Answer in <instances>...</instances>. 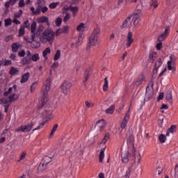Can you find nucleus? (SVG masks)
I'll return each instance as SVG.
<instances>
[{"mask_svg":"<svg viewBox=\"0 0 178 178\" xmlns=\"http://www.w3.org/2000/svg\"><path fill=\"white\" fill-rule=\"evenodd\" d=\"M60 58V50H57L56 54L54 55V60H58Z\"/></svg>","mask_w":178,"mask_h":178,"instance_id":"nucleus-45","label":"nucleus"},{"mask_svg":"<svg viewBox=\"0 0 178 178\" xmlns=\"http://www.w3.org/2000/svg\"><path fill=\"white\" fill-rule=\"evenodd\" d=\"M59 5V3L56 2V3H51L49 4V8L50 9H55V8H56V6H58Z\"/></svg>","mask_w":178,"mask_h":178,"instance_id":"nucleus-54","label":"nucleus"},{"mask_svg":"<svg viewBox=\"0 0 178 178\" xmlns=\"http://www.w3.org/2000/svg\"><path fill=\"white\" fill-rule=\"evenodd\" d=\"M109 87V83L108 81V77L104 79V84L103 86V91H108V88Z\"/></svg>","mask_w":178,"mask_h":178,"instance_id":"nucleus-26","label":"nucleus"},{"mask_svg":"<svg viewBox=\"0 0 178 178\" xmlns=\"http://www.w3.org/2000/svg\"><path fill=\"white\" fill-rule=\"evenodd\" d=\"M168 70H172V73L176 72V67L172 66V61H168Z\"/></svg>","mask_w":178,"mask_h":178,"instance_id":"nucleus-33","label":"nucleus"},{"mask_svg":"<svg viewBox=\"0 0 178 178\" xmlns=\"http://www.w3.org/2000/svg\"><path fill=\"white\" fill-rule=\"evenodd\" d=\"M34 38H35V34L31 35V39L29 40L27 37H24V40L26 41V42H29V44L32 43L34 41Z\"/></svg>","mask_w":178,"mask_h":178,"instance_id":"nucleus-36","label":"nucleus"},{"mask_svg":"<svg viewBox=\"0 0 178 178\" xmlns=\"http://www.w3.org/2000/svg\"><path fill=\"white\" fill-rule=\"evenodd\" d=\"M68 10H72L73 15L76 16V14L77 13V12H79V7H77V6L73 7V6H70L68 8Z\"/></svg>","mask_w":178,"mask_h":178,"instance_id":"nucleus-23","label":"nucleus"},{"mask_svg":"<svg viewBox=\"0 0 178 178\" xmlns=\"http://www.w3.org/2000/svg\"><path fill=\"white\" fill-rule=\"evenodd\" d=\"M132 145V149L131 150V156H136V148L134 147V145Z\"/></svg>","mask_w":178,"mask_h":178,"instance_id":"nucleus-57","label":"nucleus"},{"mask_svg":"<svg viewBox=\"0 0 178 178\" xmlns=\"http://www.w3.org/2000/svg\"><path fill=\"white\" fill-rule=\"evenodd\" d=\"M19 69L15 68V67H11L10 71H9V74H11V76H16L19 74Z\"/></svg>","mask_w":178,"mask_h":178,"instance_id":"nucleus-18","label":"nucleus"},{"mask_svg":"<svg viewBox=\"0 0 178 178\" xmlns=\"http://www.w3.org/2000/svg\"><path fill=\"white\" fill-rule=\"evenodd\" d=\"M85 105L87 108H94L95 104L92 102H89L88 101H86Z\"/></svg>","mask_w":178,"mask_h":178,"instance_id":"nucleus-43","label":"nucleus"},{"mask_svg":"<svg viewBox=\"0 0 178 178\" xmlns=\"http://www.w3.org/2000/svg\"><path fill=\"white\" fill-rule=\"evenodd\" d=\"M43 161L45 165H48V163L52 162V158L46 156L43 158Z\"/></svg>","mask_w":178,"mask_h":178,"instance_id":"nucleus-32","label":"nucleus"},{"mask_svg":"<svg viewBox=\"0 0 178 178\" xmlns=\"http://www.w3.org/2000/svg\"><path fill=\"white\" fill-rule=\"evenodd\" d=\"M99 34H101V29L99 28L95 29L89 38L90 45L95 47V45L99 42V40L98 39Z\"/></svg>","mask_w":178,"mask_h":178,"instance_id":"nucleus-3","label":"nucleus"},{"mask_svg":"<svg viewBox=\"0 0 178 178\" xmlns=\"http://www.w3.org/2000/svg\"><path fill=\"white\" fill-rule=\"evenodd\" d=\"M5 80H6V76L3 74L0 73V84H2Z\"/></svg>","mask_w":178,"mask_h":178,"instance_id":"nucleus-48","label":"nucleus"},{"mask_svg":"<svg viewBox=\"0 0 178 178\" xmlns=\"http://www.w3.org/2000/svg\"><path fill=\"white\" fill-rule=\"evenodd\" d=\"M70 29V26H63V29H61L64 34H67V33H69Z\"/></svg>","mask_w":178,"mask_h":178,"instance_id":"nucleus-51","label":"nucleus"},{"mask_svg":"<svg viewBox=\"0 0 178 178\" xmlns=\"http://www.w3.org/2000/svg\"><path fill=\"white\" fill-rule=\"evenodd\" d=\"M165 99L168 102H170V105H173V95L172 92H169L166 94Z\"/></svg>","mask_w":178,"mask_h":178,"instance_id":"nucleus-16","label":"nucleus"},{"mask_svg":"<svg viewBox=\"0 0 178 178\" xmlns=\"http://www.w3.org/2000/svg\"><path fill=\"white\" fill-rule=\"evenodd\" d=\"M58 124H55L51 129L49 138H51L55 134V131L58 129Z\"/></svg>","mask_w":178,"mask_h":178,"instance_id":"nucleus-31","label":"nucleus"},{"mask_svg":"<svg viewBox=\"0 0 178 178\" xmlns=\"http://www.w3.org/2000/svg\"><path fill=\"white\" fill-rule=\"evenodd\" d=\"M106 126V122H105V120L102 119L96 122L95 129H96V130H99L100 133H102Z\"/></svg>","mask_w":178,"mask_h":178,"instance_id":"nucleus-7","label":"nucleus"},{"mask_svg":"<svg viewBox=\"0 0 178 178\" xmlns=\"http://www.w3.org/2000/svg\"><path fill=\"white\" fill-rule=\"evenodd\" d=\"M18 55L19 56L24 58V56H26V51H24V49L22 50L20 52L18 53Z\"/></svg>","mask_w":178,"mask_h":178,"instance_id":"nucleus-60","label":"nucleus"},{"mask_svg":"<svg viewBox=\"0 0 178 178\" xmlns=\"http://www.w3.org/2000/svg\"><path fill=\"white\" fill-rule=\"evenodd\" d=\"M63 32V29H58L56 31V35L58 37V35H60V34H62Z\"/></svg>","mask_w":178,"mask_h":178,"instance_id":"nucleus-63","label":"nucleus"},{"mask_svg":"<svg viewBox=\"0 0 178 178\" xmlns=\"http://www.w3.org/2000/svg\"><path fill=\"white\" fill-rule=\"evenodd\" d=\"M69 19H70V14H66L64 19H63V22L65 23H66V22H67L69 20Z\"/></svg>","mask_w":178,"mask_h":178,"instance_id":"nucleus-62","label":"nucleus"},{"mask_svg":"<svg viewBox=\"0 0 178 178\" xmlns=\"http://www.w3.org/2000/svg\"><path fill=\"white\" fill-rule=\"evenodd\" d=\"M30 77V73L29 72H26V74H24L22 77V79L20 81L21 83H26V81H29V79Z\"/></svg>","mask_w":178,"mask_h":178,"instance_id":"nucleus-21","label":"nucleus"},{"mask_svg":"<svg viewBox=\"0 0 178 178\" xmlns=\"http://www.w3.org/2000/svg\"><path fill=\"white\" fill-rule=\"evenodd\" d=\"M31 60H33V62H37L38 60H40V56L38 54H35L31 57Z\"/></svg>","mask_w":178,"mask_h":178,"instance_id":"nucleus-35","label":"nucleus"},{"mask_svg":"<svg viewBox=\"0 0 178 178\" xmlns=\"http://www.w3.org/2000/svg\"><path fill=\"white\" fill-rule=\"evenodd\" d=\"M105 148H102L100 150V154L99 155V162H103L104 158H105Z\"/></svg>","mask_w":178,"mask_h":178,"instance_id":"nucleus-22","label":"nucleus"},{"mask_svg":"<svg viewBox=\"0 0 178 178\" xmlns=\"http://www.w3.org/2000/svg\"><path fill=\"white\" fill-rule=\"evenodd\" d=\"M47 170V164H45L44 163H41L38 167V170H39V172H44V170Z\"/></svg>","mask_w":178,"mask_h":178,"instance_id":"nucleus-24","label":"nucleus"},{"mask_svg":"<svg viewBox=\"0 0 178 178\" xmlns=\"http://www.w3.org/2000/svg\"><path fill=\"white\" fill-rule=\"evenodd\" d=\"M8 99H10V102L13 101H17V99H19V95L13 94L12 95L9 96Z\"/></svg>","mask_w":178,"mask_h":178,"instance_id":"nucleus-30","label":"nucleus"},{"mask_svg":"<svg viewBox=\"0 0 178 178\" xmlns=\"http://www.w3.org/2000/svg\"><path fill=\"white\" fill-rule=\"evenodd\" d=\"M156 48L157 51H161V49H162V42H159V43H157Z\"/></svg>","mask_w":178,"mask_h":178,"instance_id":"nucleus-61","label":"nucleus"},{"mask_svg":"<svg viewBox=\"0 0 178 178\" xmlns=\"http://www.w3.org/2000/svg\"><path fill=\"white\" fill-rule=\"evenodd\" d=\"M41 10H42V7L41 6H38L35 11L33 13V15H40L41 13Z\"/></svg>","mask_w":178,"mask_h":178,"instance_id":"nucleus-53","label":"nucleus"},{"mask_svg":"<svg viewBox=\"0 0 178 178\" xmlns=\"http://www.w3.org/2000/svg\"><path fill=\"white\" fill-rule=\"evenodd\" d=\"M19 48H20V45H17L16 43H13L12 44V51L13 52H17L19 50Z\"/></svg>","mask_w":178,"mask_h":178,"instance_id":"nucleus-37","label":"nucleus"},{"mask_svg":"<svg viewBox=\"0 0 178 178\" xmlns=\"http://www.w3.org/2000/svg\"><path fill=\"white\" fill-rule=\"evenodd\" d=\"M47 120L43 121L42 123H40L38 127L35 129H33V131H35V130H40V129H42V127H44V126H45V124L47 123Z\"/></svg>","mask_w":178,"mask_h":178,"instance_id":"nucleus-42","label":"nucleus"},{"mask_svg":"<svg viewBox=\"0 0 178 178\" xmlns=\"http://www.w3.org/2000/svg\"><path fill=\"white\" fill-rule=\"evenodd\" d=\"M162 65V60L161 58H159L157 61H156L154 66L156 69H159V67Z\"/></svg>","mask_w":178,"mask_h":178,"instance_id":"nucleus-44","label":"nucleus"},{"mask_svg":"<svg viewBox=\"0 0 178 178\" xmlns=\"http://www.w3.org/2000/svg\"><path fill=\"white\" fill-rule=\"evenodd\" d=\"M37 29V22H33L31 26V31L32 34L35 35V30Z\"/></svg>","mask_w":178,"mask_h":178,"instance_id":"nucleus-28","label":"nucleus"},{"mask_svg":"<svg viewBox=\"0 0 178 178\" xmlns=\"http://www.w3.org/2000/svg\"><path fill=\"white\" fill-rule=\"evenodd\" d=\"M92 73V72L90 70H86V72L85 73L84 80H83L84 83H86L87 80H88Z\"/></svg>","mask_w":178,"mask_h":178,"instance_id":"nucleus-27","label":"nucleus"},{"mask_svg":"<svg viewBox=\"0 0 178 178\" xmlns=\"http://www.w3.org/2000/svg\"><path fill=\"white\" fill-rule=\"evenodd\" d=\"M115 111V106H111L108 108L106 109V113H113Z\"/></svg>","mask_w":178,"mask_h":178,"instance_id":"nucleus-41","label":"nucleus"},{"mask_svg":"<svg viewBox=\"0 0 178 178\" xmlns=\"http://www.w3.org/2000/svg\"><path fill=\"white\" fill-rule=\"evenodd\" d=\"M145 80V76L144 75H140L137 81H136V86H140L141 84H143V82Z\"/></svg>","mask_w":178,"mask_h":178,"instance_id":"nucleus-20","label":"nucleus"},{"mask_svg":"<svg viewBox=\"0 0 178 178\" xmlns=\"http://www.w3.org/2000/svg\"><path fill=\"white\" fill-rule=\"evenodd\" d=\"M155 55L154 53H150L149 58V62H151V63H154V56Z\"/></svg>","mask_w":178,"mask_h":178,"instance_id":"nucleus-59","label":"nucleus"},{"mask_svg":"<svg viewBox=\"0 0 178 178\" xmlns=\"http://www.w3.org/2000/svg\"><path fill=\"white\" fill-rule=\"evenodd\" d=\"M55 33L52 30L47 29L42 33V35L40 37V41L42 42H49L52 44V41L55 40Z\"/></svg>","mask_w":178,"mask_h":178,"instance_id":"nucleus-1","label":"nucleus"},{"mask_svg":"<svg viewBox=\"0 0 178 178\" xmlns=\"http://www.w3.org/2000/svg\"><path fill=\"white\" fill-rule=\"evenodd\" d=\"M24 34V26L21 25L20 29H19L18 37H23Z\"/></svg>","mask_w":178,"mask_h":178,"instance_id":"nucleus-40","label":"nucleus"},{"mask_svg":"<svg viewBox=\"0 0 178 178\" xmlns=\"http://www.w3.org/2000/svg\"><path fill=\"white\" fill-rule=\"evenodd\" d=\"M33 126H34V122H31L28 125L20 126L18 129H15V132L20 133V131H22V133H29V131H31V129H33Z\"/></svg>","mask_w":178,"mask_h":178,"instance_id":"nucleus-4","label":"nucleus"},{"mask_svg":"<svg viewBox=\"0 0 178 178\" xmlns=\"http://www.w3.org/2000/svg\"><path fill=\"white\" fill-rule=\"evenodd\" d=\"M130 154V152L129 150H123L121 153L122 156V161L124 163H127L129 162V155Z\"/></svg>","mask_w":178,"mask_h":178,"instance_id":"nucleus-12","label":"nucleus"},{"mask_svg":"<svg viewBox=\"0 0 178 178\" xmlns=\"http://www.w3.org/2000/svg\"><path fill=\"white\" fill-rule=\"evenodd\" d=\"M38 23H48L49 19L47 17H41L38 19Z\"/></svg>","mask_w":178,"mask_h":178,"instance_id":"nucleus-34","label":"nucleus"},{"mask_svg":"<svg viewBox=\"0 0 178 178\" xmlns=\"http://www.w3.org/2000/svg\"><path fill=\"white\" fill-rule=\"evenodd\" d=\"M154 76H152V79H150L149 83L147 86L148 88L151 87L152 90H154Z\"/></svg>","mask_w":178,"mask_h":178,"instance_id":"nucleus-47","label":"nucleus"},{"mask_svg":"<svg viewBox=\"0 0 178 178\" xmlns=\"http://www.w3.org/2000/svg\"><path fill=\"white\" fill-rule=\"evenodd\" d=\"M110 137H111V134L106 133L103 140H102L101 144H106V141L109 140Z\"/></svg>","mask_w":178,"mask_h":178,"instance_id":"nucleus-29","label":"nucleus"},{"mask_svg":"<svg viewBox=\"0 0 178 178\" xmlns=\"http://www.w3.org/2000/svg\"><path fill=\"white\" fill-rule=\"evenodd\" d=\"M133 14L129 15L126 18V19L123 22L122 25L121 26V29H130L133 26Z\"/></svg>","mask_w":178,"mask_h":178,"instance_id":"nucleus-5","label":"nucleus"},{"mask_svg":"<svg viewBox=\"0 0 178 178\" xmlns=\"http://www.w3.org/2000/svg\"><path fill=\"white\" fill-rule=\"evenodd\" d=\"M83 29H84V23H81L76 27L77 31H81L83 30Z\"/></svg>","mask_w":178,"mask_h":178,"instance_id":"nucleus-52","label":"nucleus"},{"mask_svg":"<svg viewBox=\"0 0 178 178\" xmlns=\"http://www.w3.org/2000/svg\"><path fill=\"white\" fill-rule=\"evenodd\" d=\"M26 152H23L22 154L20 156L19 160L17 161V162H20V161H23V159H26Z\"/></svg>","mask_w":178,"mask_h":178,"instance_id":"nucleus-55","label":"nucleus"},{"mask_svg":"<svg viewBox=\"0 0 178 178\" xmlns=\"http://www.w3.org/2000/svg\"><path fill=\"white\" fill-rule=\"evenodd\" d=\"M150 6H153V8L156 9V8H158V1H156V0H152Z\"/></svg>","mask_w":178,"mask_h":178,"instance_id":"nucleus-46","label":"nucleus"},{"mask_svg":"<svg viewBox=\"0 0 178 178\" xmlns=\"http://www.w3.org/2000/svg\"><path fill=\"white\" fill-rule=\"evenodd\" d=\"M60 24H62V18L58 17L56 20V26H57V27H59Z\"/></svg>","mask_w":178,"mask_h":178,"instance_id":"nucleus-50","label":"nucleus"},{"mask_svg":"<svg viewBox=\"0 0 178 178\" xmlns=\"http://www.w3.org/2000/svg\"><path fill=\"white\" fill-rule=\"evenodd\" d=\"M176 125H171V127L168 129L166 136H169L170 133L171 134H173V133H176Z\"/></svg>","mask_w":178,"mask_h":178,"instance_id":"nucleus-17","label":"nucleus"},{"mask_svg":"<svg viewBox=\"0 0 178 178\" xmlns=\"http://www.w3.org/2000/svg\"><path fill=\"white\" fill-rule=\"evenodd\" d=\"M154 96V89H150L148 87L146 88L145 99V101H149Z\"/></svg>","mask_w":178,"mask_h":178,"instance_id":"nucleus-11","label":"nucleus"},{"mask_svg":"<svg viewBox=\"0 0 178 178\" xmlns=\"http://www.w3.org/2000/svg\"><path fill=\"white\" fill-rule=\"evenodd\" d=\"M51 90V79H47L44 83V88H43V94L40 100L42 106L48 102V91Z\"/></svg>","mask_w":178,"mask_h":178,"instance_id":"nucleus-2","label":"nucleus"},{"mask_svg":"<svg viewBox=\"0 0 178 178\" xmlns=\"http://www.w3.org/2000/svg\"><path fill=\"white\" fill-rule=\"evenodd\" d=\"M12 104L9 98H1L0 99V105H3L4 107H10Z\"/></svg>","mask_w":178,"mask_h":178,"instance_id":"nucleus-14","label":"nucleus"},{"mask_svg":"<svg viewBox=\"0 0 178 178\" xmlns=\"http://www.w3.org/2000/svg\"><path fill=\"white\" fill-rule=\"evenodd\" d=\"M72 88V83L69 81H64L60 86V90L65 95L69 93L70 88Z\"/></svg>","mask_w":178,"mask_h":178,"instance_id":"nucleus-6","label":"nucleus"},{"mask_svg":"<svg viewBox=\"0 0 178 178\" xmlns=\"http://www.w3.org/2000/svg\"><path fill=\"white\" fill-rule=\"evenodd\" d=\"M48 54H51V48L49 47L46 48L42 52L43 57L45 58V59H47V55H48Z\"/></svg>","mask_w":178,"mask_h":178,"instance_id":"nucleus-38","label":"nucleus"},{"mask_svg":"<svg viewBox=\"0 0 178 178\" xmlns=\"http://www.w3.org/2000/svg\"><path fill=\"white\" fill-rule=\"evenodd\" d=\"M126 41H127V43H126L127 48H130V46L131 45V44L134 42V39L133 38V33L131 31L128 32Z\"/></svg>","mask_w":178,"mask_h":178,"instance_id":"nucleus-9","label":"nucleus"},{"mask_svg":"<svg viewBox=\"0 0 178 178\" xmlns=\"http://www.w3.org/2000/svg\"><path fill=\"white\" fill-rule=\"evenodd\" d=\"M169 32V26H166L164 32L161 33L159 38L158 41L159 42H162V41H164L166 37H168V33Z\"/></svg>","mask_w":178,"mask_h":178,"instance_id":"nucleus-13","label":"nucleus"},{"mask_svg":"<svg viewBox=\"0 0 178 178\" xmlns=\"http://www.w3.org/2000/svg\"><path fill=\"white\" fill-rule=\"evenodd\" d=\"M31 44L32 48L38 49V48H40V47H41V43H40V42H38V41L34 40V39H33V41Z\"/></svg>","mask_w":178,"mask_h":178,"instance_id":"nucleus-25","label":"nucleus"},{"mask_svg":"<svg viewBox=\"0 0 178 178\" xmlns=\"http://www.w3.org/2000/svg\"><path fill=\"white\" fill-rule=\"evenodd\" d=\"M13 35H10L6 37L4 41H5L6 42H9V41H10V40H13Z\"/></svg>","mask_w":178,"mask_h":178,"instance_id":"nucleus-58","label":"nucleus"},{"mask_svg":"<svg viewBox=\"0 0 178 178\" xmlns=\"http://www.w3.org/2000/svg\"><path fill=\"white\" fill-rule=\"evenodd\" d=\"M127 145H134V136L133 135V131L129 129L127 132Z\"/></svg>","mask_w":178,"mask_h":178,"instance_id":"nucleus-8","label":"nucleus"},{"mask_svg":"<svg viewBox=\"0 0 178 178\" xmlns=\"http://www.w3.org/2000/svg\"><path fill=\"white\" fill-rule=\"evenodd\" d=\"M42 115L44 118H47V119H52L54 118V114H52V111L45 110Z\"/></svg>","mask_w":178,"mask_h":178,"instance_id":"nucleus-15","label":"nucleus"},{"mask_svg":"<svg viewBox=\"0 0 178 178\" xmlns=\"http://www.w3.org/2000/svg\"><path fill=\"white\" fill-rule=\"evenodd\" d=\"M140 15H141L140 10H138L136 13H134V26H138V23H140Z\"/></svg>","mask_w":178,"mask_h":178,"instance_id":"nucleus-10","label":"nucleus"},{"mask_svg":"<svg viewBox=\"0 0 178 178\" xmlns=\"http://www.w3.org/2000/svg\"><path fill=\"white\" fill-rule=\"evenodd\" d=\"M12 24V19H7L5 20V26L8 27Z\"/></svg>","mask_w":178,"mask_h":178,"instance_id":"nucleus-49","label":"nucleus"},{"mask_svg":"<svg viewBox=\"0 0 178 178\" xmlns=\"http://www.w3.org/2000/svg\"><path fill=\"white\" fill-rule=\"evenodd\" d=\"M18 5H19V8H23L25 5L24 0H19Z\"/></svg>","mask_w":178,"mask_h":178,"instance_id":"nucleus-64","label":"nucleus"},{"mask_svg":"<svg viewBox=\"0 0 178 178\" xmlns=\"http://www.w3.org/2000/svg\"><path fill=\"white\" fill-rule=\"evenodd\" d=\"M175 178H178V164H177L175 167V175H174Z\"/></svg>","mask_w":178,"mask_h":178,"instance_id":"nucleus-56","label":"nucleus"},{"mask_svg":"<svg viewBox=\"0 0 178 178\" xmlns=\"http://www.w3.org/2000/svg\"><path fill=\"white\" fill-rule=\"evenodd\" d=\"M29 63H31V57H29L26 56L22 60V65H29Z\"/></svg>","mask_w":178,"mask_h":178,"instance_id":"nucleus-19","label":"nucleus"},{"mask_svg":"<svg viewBox=\"0 0 178 178\" xmlns=\"http://www.w3.org/2000/svg\"><path fill=\"white\" fill-rule=\"evenodd\" d=\"M159 140L160 143H161V144H163V143H165V141H166V136L161 134L159 136Z\"/></svg>","mask_w":178,"mask_h":178,"instance_id":"nucleus-39","label":"nucleus"}]
</instances>
